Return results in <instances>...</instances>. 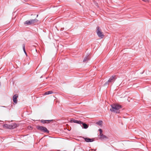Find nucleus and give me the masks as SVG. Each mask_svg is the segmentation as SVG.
I'll list each match as a JSON object with an SVG mask.
<instances>
[{
  "mask_svg": "<svg viewBox=\"0 0 151 151\" xmlns=\"http://www.w3.org/2000/svg\"><path fill=\"white\" fill-rule=\"evenodd\" d=\"M111 108L110 109V111L112 112L116 113H119V109L121 108V105L117 104H113L111 105Z\"/></svg>",
  "mask_w": 151,
  "mask_h": 151,
  "instance_id": "1",
  "label": "nucleus"
},
{
  "mask_svg": "<svg viewBox=\"0 0 151 151\" xmlns=\"http://www.w3.org/2000/svg\"><path fill=\"white\" fill-rule=\"evenodd\" d=\"M38 21V20L36 19H31L28 20L24 22V24L25 25H29L32 24H34Z\"/></svg>",
  "mask_w": 151,
  "mask_h": 151,
  "instance_id": "2",
  "label": "nucleus"
},
{
  "mask_svg": "<svg viewBox=\"0 0 151 151\" xmlns=\"http://www.w3.org/2000/svg\"><path fill=\"white\" fill-rule=\"evenodd\" d=\"M96 33L98 36L101 38H103L104 36V35L101 31V30L99 29V27H98L96 28Z\"/></svg>",
  "mask_w": 151,
  "mask_h": 151,
  "instance_id": "3",
  "label": "nucleus"
},
{
  "mask_svg": "<svg viewBox=\"0 0 151 151\" xmlns=\"http://www.w3.org/2000/svg\"><path fill=\"white\" fill-rule=\"evenodd\" d=\"M37 129L41 131H43L44 132H47L48 131L47 129L45 127L41 126H38Z\"/></svg>",
  "mask_w": 151,
  "mask_h": 151,
  "instance_id": "4",
  "label": "nucleus"
},
{
  "mask_svg": "<svg viewBox=\"0 0 151 151\" xmlns=\"http://www.w3.org/2000/svg\"><path fill=\"white\" fill-rule=\"evenodd\" d=\"M99 136L100 137H99V139L102 140H106L107 139H108V137L105 135H104L103 134L99 135Z\"/></svg>",
  "mask_w": 151,
  "mask_h": 151,
  "instance_id": "5",
  "label": "nucleus"
},
{
  "mask_svg": "<svg viewBox=\"0 0 151 151\" xmlns=\"http://www.w3.org/2000/svg\"><path fill=\"white\" fill-rule=\"evenodd\" d=\"M116 76H112L110 77L108 81V82H109V83H111L114 82L116 79Z\"/></svg>",
  "mask_w": 151,
  "mask_h": 151,
  "instance_id": "6",
  "label": "nucleus"
},
{
  "mask_svg": "<svg viewBox=\"0 0 151 151\" xmlns=\"http://www.w3.org/2000/svg\"><path fill=\"white\" fill-rule=\"evenodd\" d=\"M18 97V96L17 94L14 95L13 96V101L14 103H17V99Z\"/></svg>",
  "mask_w": 151,
  "mask_h": 151,
  "instance_id": "7",
  "label": "nucleus"
},
{
  "mask_svg": "<svg viewBox=\"0 0 151 151\" xmlns=\"http://www.w3.org/2000/svg\"><path fill=\"white\" fill-rule=\"evenodd\" d=\"M84 139L85 141L87 142H92L94 141L93 139H90L88 138H84Z\"/></svg>",
  "mask_w": 151,
  "mask_h": 151,
  "instance_id": "8",
  "label": "nucleus"
},
{
  "mask_svg": "<svg viewBox=\"0 0 151 151\" xmlns=\"http://www.w3.org/2000/svg\"><path fill=\"white\" fill-rule=\"evenodd\" d=\"M70 122H74L78 124H80L81 123V121H78L74 119H72L70 120Z\"/></svg>",
  "mask_w": 151,
  "mask_h": 151,
  "instance_id": "9",
  "label": "nucleus"
},
{
  "mask_svg": "<svg viewBox=\"0 0 151 151\" xmlns=\"http://www.w3.org/2000/svg\"><path fill=\"white\" fill-rule=\"evenodd\" d=\"M10 127H9V129H13L16 128L17 127V124H12L10 125Z\"/></svg>",
  "mask_w": 151,
  "mask_h": 151,
  "instance_id": "10",
  "label": "nucleus"
},
{
  "mask_svg": "<svg viewBox=\"0 0 151 151\" xmlns=\"http://www.w3.org/2000/svg\"><path fill=\"white\" fill-rule=\"evenodd\" d=\"M79 124H82L83 126V128L84 129H87L88 127V125L85 123H83L81 122V123Z\"/></svg>",
  "mask_w": 151,
  "mask_h": 151,
  "instance_id": "11",
  "label": "nucleus"
},
{
  "mask_svg": "<svg viewBox=\"0 0 151 151\" xmlns=\"http://www.w3.org/2000/svg\"><path fill=\"white\" fill-rule=\"evenodd\" d=\"M89 59V58L88 57V56H86L84 58L83 60V62H86L87 61H88Z\"/></svg>",
  "mask_w": 151,
  "mask_h": 151,
  "instance_id": "12",
  "label": "nucleus"
},
{
  "mask_svg": "<svg viewBox=\"0 0 151 151\" xmlns=\"http://www.w3.org/2000/svg\"><path fill=\"white\" fill-rule=\"evenodd\" d=\"M53 93V92L52 91H49L47 92H46L45 93V95H47L49 94H50L52 93Z\"/></svg>",
  "mask_w": 151,
  "mask_h": 151,
  "instance_id": "13",
  "label": "nucleus"
},
{
  "mask_svg": "<svg viewBox=\"0 0 151 151\" xmlns=\"http://www.w3.org/2000/svg\"><path fill=\"white\" fill-rule=\"evenodd\" d=\"M10 125H8V124H4L3 125V127H4V128L9 129V127H10Z\"/></svg>",
  "mask_w": 151,
  "mask_h": 151,
  "instance_id": "14",
  "label": "nucleus"
},
{
  "mask_svg": "<svg viewBox=\"0 0 151 151\" xmlns=\"http://www.w3.org/2000/svg\"><path fill=\"white\" fill-rule=\"evenodd\" d=\"M102 122H103L102 121L100 120L99 121V122H96V124L99 125L101 126L102 125Z\"/></svg>",
  "mask_w": 151,
  "mask_h": 151,
  "instance_id": "15",
  "label": "nucleus"
},
{
  "mask_svg": "<svg viewBox=\"0 0 151 151\" xmlns=\"http://www.w3.org/2000/svg\"><path fill=\"white\" fill-rule=\"evenodd\" d=\"M52 120H42L41 122L43 123H46V121H51Z\"/></svg>",
  "mask_w": 151,
  "mask_h": 151,
  "instance_id": "16",
  "label": "nucleus"
},
{
  "mask_svg": "<svg viewBox=\"0 0 151 151\" xmlns=\"http://www.w3.org/2000/svg\"><path fill=\"white\" fill-rule=\"evenodd\" d=\"M23 50L25 53L26 54V55H27V53H26L25 50V45H23Z\"/></svg>",
  "mask_w": 151,
  "mask_h": 151,
  "instance_id": "17",
  "label": "nucleus"
},
{
  "mask_svg": "<svg viewBox=\"0 0 151 151\" xmlns=\"http://www.w3.org/2000/svg\"><path fill=\"white\" fill-rule=\"evenodd\" d=\"M99 130L100 132V134H99V135H100L102 134H103L102 133V131L101 129H99Z\"/></svg>",
  "mask_w": 151,
  "mask_h": 151,
  "instance_id": "18",
  "label": "nucleus"
},
{
  "mask_svg": "<svg viewBox=\"0 0 151 151\" xmlns=\"http://www.w3.org/2000/svg\"><path fill=\"white\" fill-rule=\"evenodd\" d=\"M109 82H108V81L106 82V83L104 84V86H106L107 85L109 84Z\"/></svg>",
  "mask_w": 151,
  "mask_h": 151,
  "instance_id": "19",
  "label": "nucleus"
},
{
  "mask_svg": "<svg viewBox=\"0 0 151 151\" xmlns=\"http://www.w3.org/2000/svg\"><path fill=\"white\" fill-rule=\"evenodd\" d=\"M142 0L146 2L148 1V0Z\"/></svg>",
  "mask_w": 151,
  "mask_h": 151,
  "instance_id": "20",
  "label": "nucleus"
},
{
  "mask_svg": "<svg viewBox=\"0 0 151 151\" xmlns=\"http://www.w3.org/2000/svg\"><path fill=\"white\" fill-rule=\"evenodd\" d=\"M1 107H6L5 106H1Z\"/></svg>",
  "mask_w": 151,
  "mask_h": 151,
  "instance_id": "21",
  "label": "nucleus"
},
{
  "mask_svg": "<svg viewBox=\"0 0 151 151\" xmlns=\"http://www.w3.org/2000/svg\"><path fill=\"white\" fill-rule=\"evenodd\" d=\"M38 16V15H37V17Z\"/></svg>",
  "mask_w": 151,
  "mask_h": 151,
  "instance_id": "22",
  "label": "nucleus"
}]
</instances>
